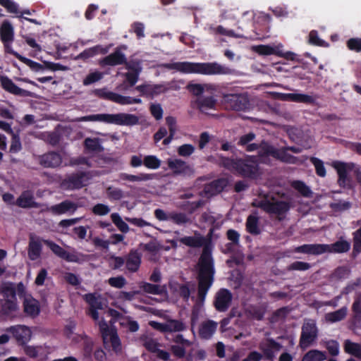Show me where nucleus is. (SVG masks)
<instances>
[{
    "mask_svg": "<svg viewBox=\"0 0 361 361\" xmlns=\"http://www.w3.org/2000/svg\"><path fill=\"white\" fill-rule=\"evenodd\" d=\"M198 291L197 298L192 308V314L197 317L200 308L203 306L206 295L214 281V267L212 256V247L209 245H204L202 252L198 261Z\"/></svg>",
    "mask_w": 361,
    "mask_h": 361,
    "instance_id": "obj_1",
    "label": "nucleus"
},
{
    "mask_svg": "<svg viewBox=\"0 0 361 361\" xmlns=\"http://www.w3.org/2000/svg\"><path fill=\"white\" fill-rule=\"evenodd\" d=\"M161 66L168 70H174L184 74H200L205 75H230L233 71L224 65L217 62H173L161 64Z\"/></svg>",
    "mask_w": 361,
    "mask_h": 361,
    "instance_id": "obj_2",
    "label": "nucleus"
},
{
    "mask_svg": "<svg viewBox=\"0 0 361 361\" xmlns=\"http://www.w3.org/2000/svg\"><path fill=\"white\" fill-rule=\"evenodd\" d=\"M252 206L260 208L271 217L281 221L286 218L292 204L290 201L278 200L274 196L263 195L255 199Z\"/></svg>",
    "mask_w": 361,
    "mask_h": 361,
    "instance_id": "obj_3",
    "label": "nucleus"
},
{
    "mask_svg": "<svg viewBox=\"0 0 361 361\" xmlns=\"http://www.w3.org/2000/svg\"><path fill=\"white\" fill-rule=\"evenodd\" d=\"M219 165L244 177H254L257 173V163L252 159H232L220 157Z\"/></svg>",
    "mask_w": 361,
    "mask_h": 361,
    "instance_id": "obj_4",
    "label": "nucleus"
},
{
    "mask_svg": "<svg viewBox=\"0 0 361 361\" xmlns=\"http://www.w3.org/2000/svg\"><path fill=\"white\" fill-rule=\"evenodd\" d=\"M78 121H100L119 126H134L138 123L139 118L130 114L119 113L115 114H101L82 116Z\"/></svg>",
    "mask_w": 361,
    "mask_h": 361,
    "instance_id": "obj_5",
    "label": "nucleus"
},
{
    "mask_svg": "<svg viewBox=\"0 0 361 361\" xmlns=\"http://www.w3.org/2000/svg\"><path fill=\"white\" fill-rule=\"evenodd\" d=\"M318 333L319 329L316 321L312 319H305L301 328V335L299 341L300 348L305 350L314 345L317 339Z\"/></svg>",
    "mask_w": 361,
    "mask_h": 361,
    "instance_id": "obj_6",
    "label": "nucleus"
},
{
    "mask_svg": "<svg viewBox=\"0 0 361 361\" xmlns=\"http://www.w3.org/2000/svg\"><path fill=\"white\" fill-rule=\"evenodd\" d=\"M92 177L90 171L73 173L63 180L61 186L65 190L80 189L87 185Z\"/></svg>",
    "mask_w": 361,
    "mask_h": 361,
    "instance_id": "obj_7",
    "label": "nucleus"
},
{
    "mask_svg": "<svg viewBox=\"0 0 361 361\" xmlns=\"http://www.w3.org/2000/svg\"><path fill=\"white\" fill-rule=\"evenodd\" d=\"M261 149L263 150L264 154L271 155L283 162L297 164L299 161V159L298 157H294L288 152V149L287 147L276 149L268 143H264L261 146Z\"/></svg>",
    "mask_w": 361,
    "mask_h": 361,
    "instance_id": "obj_8",
    "label": "nucleus"
},
{
    "mask_svg": "<svg viewBox=\"0 0 361 361\" xmlns=\"http://www.w3.org/2000/svg\"><path fill=\"white\" fill-rule=\"evenodd\" d=\"M126 49L127 46L126 44L118 46L114 52L99 60V66L106 67L123 65L126 63V55L122 51Z\"/></svg>",
    "mask_w": 361,
    "mask_h": 361,
    "instance_id": "obj_9",
    "label": "nucleus"
},
{
    "mask_svg": "<svg viewBox=\"0 0 361 361\" xmlns=\"http://www.w3.org/2000/svg\"><path fill=\"white\" fill-rule=\"evenodd\" d=\"M192 104L193 107L198 109L202 113H207L216 105V100L212 96L206 94L205 92H196L194 94Z\"/></svg>",
    "mask_w": 361,
    "mask_h": 361,
    "instance_id": "obj_10",
    "label": "nucleus"
},
{
    "mask_svg": "<svg viewBox=\"0 0 361 361\" xmlns=\"http://www.w3.org/2000/svg\"><path fill=\"white\" fill-rule=\"evenodd\" d=\"M271 94L274 99L283 101L302 102L307 104H312L315 101V97L305 94L272 92H271Z\"/></svg>",
    "mask_w": 361,
    "mask_h": 361,
    "instance_id": "obj_11",
    "label": "nucleus"
},
{
    "mask_svg": "<svg viewBox=\"0 0 361 361\" xmlns=\"http://www.w3.org/2000/svg\"><path fill=\"white\" fill-rule=\"evenodd\" d=\"M227 107L235 111H243L248 107L249 102L245 94H230L224 97Z\"/></svg>",
    "mask_w": 361,
    "mask_h": 361,
    "instance_id": "obj_12",
    "label": "nucleus"
},
{
    "mask_svg": "<svg viewBox=\"0 0 361 361\" xmlns=\"http://www.w3.org/2000/svg\"><path fill=\"white\" fill-rule=\"evenodd\" d=\"M332 166L336 169L338 176V184L343 188L348 186L349 183L348 172L353 171L355 164L352 162L345 163L336 161L332 163Z\"/></svg>",
    "mask_w": 361,
    "mask_h": 361,
    "instance_id": "obj_13",
    "label": "nucleus"
},
{
    "mask_svg": "<svg viewBox=\"0 0 361 361\" xmlns=\"http://www.w3.org/2000/svg\"><path fill=\"white\" fill-rule=\"evenodd\" d=\"M97 94L103 99L111 100L121 105L139 104L141 99L139 98L124 96L117 92H96Z\"/></svg>",
    "mask_w": 361,
    "mask_h": 361,
    "instance_id": "obj_14",
    "label": "nucleus"
},
{
    "mask_svg": "<svg viewBox=\"0 0 361 361\" xmlns=\"http://www.w3.org/2000/svg\"><path fill=\"white\" fill-rule=\"evenodd\" d=\"M259 349L266 360L274 361L276 353L282 348V345L273 339H266L259 343Z\"/></svg>",
    "mask_w": 361,
    "mask_h": 361,
    "instance_id": "obj_15",
    "label": "nucleus"
},
{
    "mask_svg": "<svg viewBox=\"0 0 361 361\" xmlns=\"http://www.w3.org/2000/svg\"><path fill=\"white\" fill-rule=\"evenodd\" d=\"M232 294L227 289H220L216 294L214 302L216 310L219 312L226 311L231 305Z\"/></svg>",
    "mask_w": 361,
    "mask_h": 361,
    "instance_id": "obj_16",
    "label": "nucleus"
},
{
    "mask_svg": "<svg viewBox=\"0 0 361 361\" xmlns=\"http://www.w3.org/2000/svg\"><path fill=\"white\" fill-rule=\"evenodd\" d=\"M6 331L11 333L20 345H24L28 342L32 337L31 330L24 325L10 326Z\"/></svg>",
    "mask_w": 361,
    "mask_h": 361,
    "instance_id": "obj_17",
    "label": "nucleus"
},
{
    "mask_svg": "<svg viewBox=\"0 0 361 361\" xmlns=\"http://www.w3.org/2000/svg\"><path fill=\"white\" fill-rule=\"evenodd\" d=\"M39 164L44 168H56L62 163L61 156L55 152H49L37 157Z\"/></svg>",
    "mask_w": 361,
    "mask_h": 361,
    "instance_id": "obj_18",
    "label": "nucleus"
},
{
    "mask_svg": "<svg viewBox=\"0 0 361 361\" xmlns=\"http://www.w3.org/2000/svg\"><path fill=\"white\" fill-rule=\"evenodd\" d=\"M42 249L41 239L33 233L30 234L27 250L28 257L32 261L37 259L41 256Z\"/></svg>",
    "mask_w": 361,
    "mask_h": 361,
    "instance_id": "obj_19",
    "label": "nucleus"
},
{
    "mask_svg": "<svg viewBox=\"0 0 361 361\" xmlns=\"http://www.w3.org/2000/svg\"><path fill=\"white\" fill-rule=\"evenodd\" d=\"M112 46V44H109L105 47H103L100 44H97L92 47L85 49L83 51H82L77 56L76 59L85 61L90 58L94 57V56L99 54L104 55L106 54Z\"/></svg>",
    "mask_w": 361,
    "mask_h": 361,
    "instance_id": "obj_20",
    "label": "nucleus"
},
{
    "mask_svg": "<svg viewBox=\"0 0 361 361\" xmlns=\"http://www.w3.org/2000/svg\"><path fill=\"white\" fill-rule=\"evenodd\" d=\"M168 166L176 175H186L193 172L192 169L181 159H169Z\"/></svg>",
    "mask_w": 361,
    "mask_h": 361,
    "instance_id": "obj_21",
    "label": "nucleus"
},
{
    "mask_svg": "<svg viewBox=\"0 0 361 361\" xmlns=\"http://www.w3.org/2000/svg\"><path fill=\"white\" fill-rule=\"evenodd\" d=\"M227 185V179L219 178L205 185L203 192L207 197L213 196L221 192Z\"/></svg>",
    "mask_w": 361,
    "mask_h": 361,
    "instance_id": "obj_22",
    "label": "nucleus"
},
{
    "mask_svg": "<svg viewBox=\"0 0 361 361\" xmlns=\"http://www.w3.org/2000/svg\"><path fill=\"white\" fill-rule=\"evenodd\" d=\"M78 204L70 201L65 200L59 204L50 207L48 210L53 214L61 215L67 212L73 213L78 209Z\"/></svg>",
    "mask_w": 361,
    "mask_h": 361,
    "instance_id": "obj_23",
    "label": "nucleus"
},
{
    "mask_svg": "<svg viewBox=\"0 0 361 361\" xmlns=\"http://www.w3.org/2000/svg\"><path fill=\"white\" fill-rule=\"evenodd\" d=\"M43 242L58 257L64 259L68 262L76 261V257L75 255L68 252L63 247L56 244L55 243L49 240H43Z\"/></svg>",
    "mask_w": 361,
    "mask_h": 361,
    "instance_id": "obj_24",
    "label": "nucleus"
},
{
    "mask_svg": "<svg viewBox=\"0 0 361 361\" xmlns=\"http://www.w3.org/2000/svg\"><path fill=\"white\" fill-rule=\"evenodd\" d=\"M324 244H305L294 249L295 252L319 255L325 253Z\"/></svg>",
    "mask_w": 361,
    "mask_h": 361,
    "instance_id": "obj_25",
    "label": "nucleus"
},
{
    "mask_svg": "<svg viewBox=\"0 0 361 361\" xmlns=\"http://www.w3.org/2000/svg\"><path fill=\"white\" fill-rule=\"evenodd\" d=\"M218 323L213 320L202 322L199 327V335L203 339H209L216 331Z\"/></svg>",
    "mask_w": 361,
    "mask_h": 361,
    "instance_id": "obj_26",
    "label": "nucleus"
},
{
    "mask_svg": "<svg viewBox=\"0 0 361 361\" xmlns=\"http://www.w3.org/2000/svg\"><path fill=\"white\" fill-rule=\"evenodd\" d=\"M16 204L22 208H37L39 204L35 201L33 192L30 190H25L16 200Z\"/></svg>",
    "mask_w": 361,
    "mask_h": 361,
    "instance_id": "obj_27",
    "label": "nucleus"
},
{
    "mask_svg": "<svg viewBox=\"0 0 361 361\" xmlns=\"http://www.w3.org/2000/svg\"><path fill=\"white\" fill-rule=\"evenodd\" d=\"M124 259L129 271L135 272L138 270L141 263V255L137 251L131 250Z\"/></svg>",
    "mask_w": 361,
    "mask_h": 361,
    "instance_id": "obj_28",
    "label": "nucleus"
},
{
    "mask_svg": "<svg viewBox=\"0 0 361 361\" xmlns=\"http://www.w3.org/2000/svg\"><path fill=\"white\" fill-rule=\"evenodd\" d=\"M178 241L190 247H200L204 245L205 238L200 233L195 232L193 236H184L179 238Z\"/></svg>",
    "mask_w": 361,
    "mask_h": 361,
    "instance_id": "obj_29",
    "label": "nucleus"
},
{
    "mask_svg": "<svg viewBox=\"0 0 361 361\" xmlns=\"http://www.w3.org/2000/svg\"><path fill=\"white\" fill-rule=\"evenodd\" d=\"M0 39L2 42L14 40V28L8 20H4L0 26Z\"/></svg>",
    "mask_w": 361,
    "mask_h": 361,
    "instance_id": "obj_30",
    "label": "nucleus"
},
{
    "mask_svg": "<svg viewBox=\"0 0 361 361\" xmlns=\"http://www.w3.org/2000/svg\"><path fill=\"white\" fill-rule=\"evenodd\" d=\"M325 253H343L348 252L350 248V243L347 240L341 239L332 244H324Z\"/></svg>",
    "mask_w": 361,
    "mask_h": 361,
    "instance_id": "obj_31",
    "label": "nucleus"
},
{
    "mask_svg": "<svg viewBox=\"0 0 361 361\" xmlns=\"http://www.w3.org/2000/svg\"><path fill=\"white\" fill-rule=\"evenodd\" d=\"M24 312L30 317H36L39 313V306L37 300L32 297H26L23 302Z\"/></svg>",
    "mask_w": 361,
    "mask_h": 361,
    "instance_id": "obj_32",
    "label": "nucleus"
},
{
    "mask_svg": "<svg viewBox=\"0 0 361 361\" xmlns=\"http://www.w3.org/2000/svg\"><path fill=\"white\" fill-rule=\"evenodd\" d=\"M103 341L105 345L111 347L113 350L116 353H120L121 351V341L116 330L108 336H104Z\"/></svg>",
    "mask_w": 361,
    "mask_h": 361,
    "instance_id": "obj_33",
    "label": "nucleus"
},
{
    "mask_svg": "<svg viewBox=\"0 0 361 361\" xmlns=\"http://www.w3.org/2000/svg\"><path fill=\"white\" fill-rule=\"evenodd\" d=\"M119 177L123 180H128L130 182H140L154 179L155 178V174L142 173H140L139 175H131L123 173L119 175Z\"/></svg>",
    "mask_w": 361,
    "mask_h": 361,
    "instance_id": "obj_34",
    "label": "nucleus"
},
{
    "mask_svg": "<svg viewBox=\"0 0 361 361\" xmlns=\"http://www.w3.org/2000/svg\"><path fill=\"white\" fill-rule=\"evenodd\" d=\"M348 308L343 307L336 311L326 313L324 319L328 323H335L344 319L347 315Z\"/></svg>",
    "mask_w": 361,
    "mask_h": 361,
    "instance_id": "obj_35",
    "label": "nucleus"
},
{
    "mask_svg": "<svg viewBox=\"0 0 361 361\" xmlns=\"http://www.w3.org/2000/svg\"><path fill=\"white\" fill-rule=\"evenodd\" d=\"M85 149L90 152H102L104 151V147L101 145V140L99 138H90L87 137L84 140Z\"/></svg>",
    "mask_w": 361,
    "mask_h": 361,
    "instance_id": "obj_36",
    "label": "nucleus"
},
{
    "mask_svg": "<svg viewBox=\"0 0 361 361\" xmlns=\"http://www.w3.org/2000/svg\"><path fill=\"white\" fill-rule=\"evenodd\" d=\"M209 32L210 34L215 35H225L231 37L235 38H243V35L240 34H236L232 30H226L222 25H218L216 27L211 25L209 27Z\"/></svg>",
    "mask_w": 361,
    "mask_h": 361,
    "instance_id": "obj_37",
    "label": "nucleus"
},
{
    "mask_svg": "<svg viewBox=\"0 0 361 361\" xmlns=\"http://www.w3.org/2000/svg\"><path fill=\"white\" fill-rule=\"evenodd\" d=\"M171 87L175 90L186 89V90H204V87L201 84H195L191 82L186 83L183 80L175 81L172 83Z\"/></svg>",
    "mask_w": 361,
    "mask_h": 361,
    "instance_id": "obj_38",
    "label": "nucleus"
},
{
    "mask_svg": "<svg viewBox=\"0 0 361 361\" xmlns=\"http://www.w3.org/2000/svg\"><path fill=\"white\" fill-rule=\"evenodd\" d=\"M343 348L346 353L361 359V344L354 343L350 340H345Z\"/></svg>",
    "mask_w": 361,
    "mask_h": 361,
    "instance_id": "obj_39",
    "label": "nucleus"
},
{
    "mask_svg": "<svg viewBox=\"0 0 361 361\" xmlns=\"http://www.w3.org/2000/svg\"><path fill=\"white\" fill-rule=\"evenodd\" d=\"M139 287L144 293L152 295H161L164 290V287L159 285L152 284L144 281L139 283Z\"/></svg>",
    "mask_w": 361,
    "mask_h": 361,
    "instance_id": "obj_40",
    "label": "nucleus"
},
{
    "mask_svg": "<svg viewBox=\"0 0 361 361\" xmlns=\"http://www.w3.org/2000/svg\"><path fill=\"white\" fill-rule=\"evenodd\" d=\"M85 301L89 304L90 309H103L104 302L102 297L98 294H85L84 295Z\"/></svg>",
    "mask_w": 361,
    "mask_h": 361,
    "instance_id": "obj_41",
    "label": "nucleus"
},
{
    "mask_svg": "<svg viewBox=\"0 0 361 361\" xmlns=\"http://www.w3.org/2000/svg\"><path fill=\"white\" fill-rule=\"evenodd\" d=\"M0 293L3 295V299L16 298L15 284L11 282H1L0 283Z\"/></svg>",
    "mask_w": 361,
    "mask_h": 361,
    "instance_id": "obj_42",
    "label": "nucleus"
},
{
    "mask_svg": "<svg viewBox=\"0 0 361 361\" xmlns=\"http://www.w3.org/2000/svg\"><path fill=\"white\" fill-rule=\"evenodd\" d=\"M326 359V353L318 350H310L306 353L301 361H324Z\"/></svg>",
    "mask_w": 361,
    "mask_h": 361,
    "instance_id": "obj_43",
    "label": "nucleus"
},
{
    "mask_svg": "<svg viewBox=\"0 0 361 361\" xmlns=\"http://www.w3.org/2000/svg\"><path fill=\"white\" fill-rule=\"evenodd\" d=\"M170 221L180 226H185L192 223V220L188 215L183 212H171Z\"/></svg>",
    "mask_w": 361,
    "mask_h": 361,
    "instance_id": "obj_44",
    "label": "nucleus"
},
{
    "mask_svg": "<svg viewBox=\"0 0 361 361\" xmlns=\"http://www.w3.org/2000/svg\"><path fill=\"white\" fill-rule=\"evenodd\" d=\"M246 229L252 235H257L260 233L259 218L257 215L248 216L246 221Z\"/></svg>",
    "mask_w": 361,
    "mask_h": 361,
    "instance_id": "obj_45",
    "label": "nucleus"
},
{
    "mask_svg": "<svg viewBox=\"0 0 361 361\" xmlns=\"http://www.w3.org/2000/svg\"><path fill=\"white\" fill-rule=\"evenodd\" d=\"M166 324L168 333L183 331L186 329L185 324L181 320L168 319Z\"/></svg>",
    "mask_w": 361,
    "mask_h": 361,
    "instance_id": "obj_46",
    "label": "nucleus"
},
{
    "mask_svg": "<svg viewBox=\"0 0 361 361\" xmlns=\"http://www.w3.org/2000/svg\"><path fill=\"white\" fill-rule=\"evenodd\" d=\"M2 311L5 314H11L18 309L16 298L1 300Z\"/></svg>",
    "mask_w": 361,
    "mask_h": 361,
    "instance_id": "obj_47",
    "label": "nucleus"
},
{
    "mask_svg": "<svg viewBox=\"0 0 361 361\" xmlns=\"http://www.w3.org/2000/svg\"><path fill=\"white\" fill-rule=\"evenodd\" d=\"M254 50L259 55L269 56L276 54L277 56H282V51L276 50L274 47L269 45H258L255 47Z\"/></svg>",
    "mask_w": 361,
    "mask_h": 361,
    "instance_id": "obj_48",
    "label": "nucleus"
},
{
    "mask_svg": "<svg viewBox=\"0 0 361 361\" xmlns=\"http://www.w3.org/2000/svg\"><path fill=\"white\" fill-rule=\"evenodd\" d=\"M111 219L113 224L122 233H128L129 231L128 225L122 219L121 216L118 213H112L111 214Z\"/></svg>",
    "mask_w": 361,
    "mask_h": 361,
    "instance_id": "obj_49",
    "label": "nucleus"
},
{
    "mask_svg": "<svg viewBox=\"0 0 361 361\" xmlns=\"http://www.w3.org/2000/svg\"><path fill=\"white\" fill-rule=\"evenodd\" d=\"M171 288L177 291L178 294L183 298L185 301H188L190 295L191 290L188 284H178L174 283L170 285Z\"/></svg>",
    "mask_w": 361,
    "mask_h": 361,
    "instance_id": "obj_50",
    "label": "nucleus"
},
{
    "mask_svg": "<svg viewBox=\"0 0 361 361\" xmlns=\"http://www.w3.org/2000/svg\"><path fill=\"white\" fill-rule=\"evenodd\" d=\"M291 186L304 197H309L312 195L310 188L302 181L294 180L291 183Z\"/></svg>",
    "mask_w": 361,
    "mask_h": 361,
    "instance_id": "obj_51",
    "label": "nucleus"
},
{
    "mask_svg": "<svg viewBox=\"0 0 361 361\" xmlns=\"http://www.w3.org/2000/svg\"><path fill=\"white\" fill-rule=\"evenodd\" d=\"M161 161L154 155H147L144 157L143 164L150 169H157L160 167Z\"/></svg>",
    "mask_w": 361,
    "mask_h": 361,
    "instance_id": "obj_52",
    "label": "nucleus"
},
{
    "mask_svg": "<svg viewBox=\"0 0 361 361\" xmlns=\"http://www.w3.org/2000/svg\"><path fill=\"white\" fill-rule=\"evenodd\" d=\"M142 345L149 351L155 353L157 351L159 343L154 338L147 336H142L141 338Z\"/></svg>",
    "mask_w": 361,
    "mask_h": 361,
    "instance_id": "obj_53",
    "label": "nucleus"
},
{
    "mask_svg": "<svg viewBox=\"0 0 361 361\" xmlns=\"http://www.w3.org/2000/svg\"><path fill=\"white\" fill-rule=\"evenodd\" d=\"M120 324L128 328L130 332H136L139 329L138 323L133 320L130 317H122Z\"/></svg>",
    "mask_w": 361,
    "mask_h": 361,
    "instance_id": "obj_54",
    "label": "nucleus"
},
{
    "mask_svg": "<svg viewBox=\"0 0 361 361\" xmlns=\"http://www.w3.org/2000/svg\"><path fill=\"white\" fill-rule=\"evenodd\" d=\"M69 165L71 166H86L88 168H90L92 166L89 158L83 157V156H80L78 157H73V158L70 159Z\"/></svg>",
    "mask_w": 361,
    "mask_h": 361,
    "instance_id": "obj_55",
    "label": "nucleus"
},
{
    "mask_svg": "<svg viewBox=\"0 0 361 361\" xmlns=\"http://www.w3.org/2000/svg\"><path fill=\"white\" fill-rule=\"evenodd\" d=\"M106 195L109 200H120L123 197V192L119 188L109 186L106 188Z\"/></svg>",
    "mask_w": 361,
    "mask_h": 361,
    "instance_id": "obj_56",
    "label": "nucleus"
},
{
    "mask_svg": "<svg viewBox=\"0 0 361 361\" xmlns=\"http://www.w3.org/2000/svg\"><path fill=\"white\" fill-rule=\"evenodd\" d=\"M310 161L314 166L317 174L320 177L326 176V169L324 162L318 158L311 157Z\"/></svg>",
    "mask_w": 361,
    "mask_h": 361,
    "instance_id": "obj_57",
    "label": "nucleus"
},
{
    "mask_svg": "<svg viewBox=\"0 0 361 361\" xmlns=\"http://www.w3.org/2000/svg\"><path fill=\"white\" fill-rule=\"evenodd\" d=\"M0 5L4 7L8 13H19L18 5L13 0H0Z\"/></svg>",
    "mask_w": 361,
    "mask_h": 361,
    "instance_id": "obj_58",
    "label": "nucleus"
},
{
    "mask_svg": "<svg viewBox=\"0 0 361 361\" xmlns=\"http://www.w3.org/2000/svg\"><path fill=\"white\" fill-rule=\"evenodd\" d=\"M310 264L301 261H295L287 267L288 271H306L310 269Z\"/></svg>",
    "mask_w": 361,
    "mask_h": 361,
    "instance_id": "obj_59",
    "label": "nucleus"
},
{
    "mask_svg": "<svg viewBox=\"0 0 361 361\" xmlns=\"http://www.w3.org/2000/svg\"><path fill=\"white\" fill-rule=\"evenodd\" d=\"M309 43L314 45V46H319V47H324L327 45V43L323 40L321 39L319 37L318 32L317 30H312L309 34Z\"/></svg>",
    "mask_w": 361,
    "mask_h": 361,
    "instance_id": "obj_60",
    "label": "nucleus"
},
{
    "mask_svg": "<svg viewBox=\"0 0 361 361\" xmlns=\"http://www.w3.org/2000/svg\"><path fill=\"white\" fill-rule=\"evenodd\" d=\"M110 207L104 204H96L92 208V212L94 214L97 216H105L110 212Z\"/></svg>",
    "mask_w": 361,
    "mask_h": 361,
    "instance_id": "obj_61",
    "label": "nucleus"
},
{
    "mask_svg": "<svg viewBox=\"0 0 361 361\" xmlns=\"http://www.w3.org/2000/svg\"><path fill=\"white\" fill-rule=\"evenodd\" d=\"M104 76V74L99 71H94L89 73L83 80L85 85H91L101 80Z\"/></svg>",
    "mask_w": 361,
    "mask_h": 361,
    "instance_id": "obj_62",
    "label": "nucleus"
},
{
    "mask_svg": "<svg viewBox=\"0 0 361 361\" xmlns=\"http://www.w3.org/2000/svg\"><path fill=\"white\" fill-rule=\"evenodd\" d=\"M348 49L355 52H361V38L353 37L346 42Z\"/></svg>",
    "mask_w": 361,
    "mask_h": 361,
    "instance_id": "obj_63",
    "label": "nucleus"
},
{
    "mask_svg": "<svg viewBox=\"0 0 361 361\" xmlns=\"http://www.w3.org/2000/svg\"><path fill=\"white\" fill-rule=\"evenodd\" d=\"M354 255L361 252V227L353 233V250Z\"/></svg>",
    "mask_w": 361,
    "mask_h": 361,
    "instance_id": "obj_64",
    "label": "nucleus"
}]
</instances>
